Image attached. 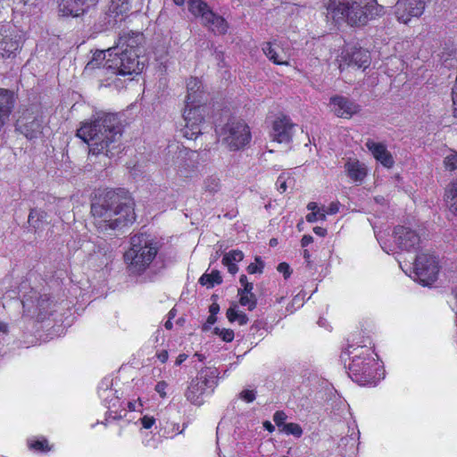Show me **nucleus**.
<instances>
[{
  "label": "nucleus",
  "instance_id": "obj_1",
  "mask_svg": "<svg viewBox=\"0 0 457 457\" xmlns=\"http://www.w3.org/2000/svg\"><path fill=\"white\" fill-rule=\"evenodd\" d=\"M135 202L123 189L106 190L95 197L91 213L99 232H107L131 224L136 220Z\"/></svg>",
  "mask_w": 457,
  "mask_h": 457
},
{
  "label": "nucleus",
  "instance_id": "obj_2",
  "mask_svg": "<svg viewBox=\"0 0 457 457\" xmlns=\"http://www.w3.org/2000/svg\"><path fill=\"white\" fill-rule=\"evenodd\" d=\"M145 66V57L139 56L138 50L128 44L126 37H120L119 44L105 52L96 53L92 60L86 65L85 72L96 71L98 78L112 76H131L139 74Z\"/></svg>",
  "mask_w": 457,
  "mask_h": 457
},
{
  "label": "nucleus",
  "instance_id": "obj_3",
  "mask_svg": "<svg viewBox=\"0 0 457 457\" xmlns=\"http://www.w3.org/2000/svg\"><path fill=\"white\" fill-rule=\"evenodd\" d=\"M77 136L88 145L89 154L112 158L120 151V121L114 113H101L91 122H85Z\"/></svg>",
  "mask_w": 457,
  "mask_h": 457
},
{
  "label": "nucleus",
  "instance_id": "obj_4",
  "mask_svg": "<svg viewBox=\"0 0 457 457\" xmlns=\"http://www.w3.org/2000/svg\"><path fill=\"white\" fill-rule=\"evenodd\" d=\"M326 16L335 22L345 21L351 26L364 25L370 19L383 14V6L376 0H328Z\"/></svg>",
  "mask_w": 457,
  "mask_h": 457
},
{
  "label": "nucleus",
  "instance_id": "obj_5",
  "mask_svg": "<svg viewBox=\"0 0 457 457\" xmlns=\"http://www.w3.org/2000/svg\"><path fill=\"white\" fill-rule=\"evenodd\" d=\"M130 245L124 253V260L130 274L141 275L155 259L159 244L150 235L141 233L131 237Z\"/></svg>",
  "mask_w": 457,
  "mask_h": 457
},
{
  "label": "nucleus",
  "instance_id": "obj_6",
  "mask_svg": "<svg viewBox=\"0 0 457 457\" xmlns=\"http://www.w3.org/2000/svg\"><path fill=\"white\" fill-rule=\"evenodd\" d=\"M222 143L230 151L245 148L251 141L249 126L242 120H229L222 128Z\"/></svg>",
  "mask_w": 457,
  "mask_h": 457
},
{
  "label": "nucleus",
  "instance_id": "obj_7",
  "mask_svg": "<svg viewBox=\"0 0 457 457\" xmlns=\"http://www.w3.org/2000/svg\"><path fill=\"white\" fill-rule=\"evenodd\" d=\"M378 362L370 355L355 356L349 365V374L356 383L365 386L376 384Z\"/></svg>",
  "mask_w": 457,
  "mask_h": 457
},
{
  "label": "nucleus",
  "instance_id": "obj_8",
  "mask_svg": "<svg viewBox=\"0 0 457 457\" xmlns=\"http://www.w3.org/2000/svg\"><path fill=\"white\" fill-rule=\"evenodd\" d=\"M438 271V261L435 256L420 253L415 258L414 272L421 285L428 286L434 283L437 278Z\"/></svg>",
  "mask_w": 457,
  "mask_h": 457
},
{
  "label": "nucleus",
  "instance_id": "obj_9",
  "mask_svg": "<svg viewBox=\"0 0 457 457\" xmlns=\"http://www.w3.org/2000/svg\"><path fill=\"white\" fill-rule=\"evenodd\" d=\"M207 112V107L204 104H194L187 106L184 111L185 129L184 136L188 139H196L202 135V125L204 121V116Z\"/></svg>",
  "mask_w": 457,
  "mask_h": 457
},
{
  "label": "nucleus",
  "instance_id": "obj_10",
  "mask_svg": "<svg viewBox=\"0 0 457 457\" xmlns=\"http://www.w3.org/2000/svg\"><path fill=\"white\" fill-rule=\"evenodd\" d=\"M337 62L341 71L347 68L366 69L370 63V55L369 51L356 46H346L342 51Z\"/></svg>",
  "mask_w": 457,
  "mask_h": 457
},
{
  "label": "nucleus",
  "instance_id": "obj_11",
  "mask_svg": "<svg viewBox=\"0 0 457 457\" xmlns=\"http://www.w3.org/2000/svg\"><path fill=\"white\" fill-rule=\"evenodd\" d=\"M42 123L43 120L37 110H26L18 119L16 129L28 139H33L41 134Z\"/></svg>",
  "mask_w": 457,
  "mask_h": 457
},
{
  "label": "nucleus",
  "instance_id": "obj_12",
  "mask_svg": "<svg viewBox=\"0 0 457 457\" xmlns=\"http://www.w3.org/2000/svg\"><path fill=\"white\" fill-rule=\"evenodd\" d=\"M98 0H57L58 12L62 17L77 18L96 5Z\"/></svg>",
  "mask_w": 457,
  "mask_h": 457
},
{
  "label": "nucleus",
  "instance_id": "obj_13",
  "mask_svg": "<svg viewBox=\"0 0 457 457\" xmlns=\"http://www.w3.org/2000/svg\"><path fill=\"white\" fill-rule=\"evenodd\" d=\"M425 5V0H398L395 13L399 21L407 23L412 17H420L424 12Z\"/></svg>",
  "mask_w": 457,
  "mask_h": 457
},
{
  "label": "nucleus",
  "instance_id": "obj_14",
  "mask_svg": "<svg viewBox=\"0 0 457 457\" xmlns=\"http://www.w3.org/2000/svg\"><path fill=\"white\" fill-rule=\"evenodd\" d=\"M394 236L398 247L405 251L416 249L420 242V235L415 230L404 226L396 227L394 230Z\"/></svg>",
  "mask_w": 457,
  "mask_h": 457
},
{
  "label": "nucleus",
  "instance_id": "obj_15",
  "mask_svg": "<svg viewBox=\"0 0 457 457\" xmlns=\"http://www.w3.org/2000/svg\"><path fill=\"white\" fill-rule=\"evenodd\" d=\"M330 104L334 113L340 118L349 119L360 112L361 107L353 101L341 96L331 97Z\"/></svg>",
  "mask_w": 457,
  "mask_h": 457
},
{
  "label": "nucleus",
  "instance_id": "obj_16",
  "mask_svg": "<svg viewBox=\"0 0 457 457\" xmlns=\"http://www.w3.org/2000/svg\"><path fill=\"white\" fill-rule=\"evenodd\" d=\"M272 137L278 143L289 142L293 136L294 124L290 119L283 116L273 122Z\"/></svg>",
  "mask_w": 457,
  "mask_h": 457
},
{
  "label": "nucleus",
  "instance_id": "obj_17",
  "mask_svg": "<svg viewBox=\"0 0 457 457\" xmlns=\"http://www.w3.org/2000/svg\"><path fill=\"white\" fill-rule=\"evenodd\" d=\"M365 145L372 153L375 159L378 161L383 166L391 168L394 165V158L392 154L387 151L384 144L368 140Z\"/></svg>",
  "mask_w": 457,
  "mask_h": 457
},
{
  "label": "nucleus",
  "instance_id": "obj_18",
  "mask_svg": "<svg viewBox=\"0 0 457 457\" xmlns=\"http://www.w3.org/2000/svg\"><path fill=\"white\" fill-rule=\"evenodd\" d=\"M131 8V0H111L108 6L106 15L109 17L108 23H115L123 20V16L127 14Z\"/></svg>",
  "mask_w": 457,
  "mask_h": 457
},
{
  "label": "nucleus",
  "instance_id": "obj_19",
  "mask_svg": "<svg viewBox=\"0 0 457 457\" xmlns=\"http://www.w3.org/2000/svg\"><path fill=\"white\" fill-rule=\"evenodd\" d=\"M202 82L197 78H190L187 82V95L186 96V105L202 104L204 100V91L202 90Z\"/></svg>",
  "mask_w": 457,
  "mask_h": 457
},
{
  "label": "nucleus",
  "instance_id": "obj_20",
  "mask_svg": "<svg viewBox=\"0 0 457 457\" xmlns=\"http://www.w3.org/2000/svg\"><path fill=\"white\" fill-rule=\"evenodd\" d=\"M202 386L198 380L193 379L187 388L185 396L192 404L200 406L204 403V395L208 392Z\"/></svg>",
  "mask_w": 457,
  "mask_h": 457
},
{
  "label": "nucleus",
  "instance_id": "obj_21",
  "mask_svg": "<svg viewBox=\"0 0 457 457\" xmlns=\"http://www.w3.org/2000/svg\"><path fill=\"white\" fill-rule=\"evenodd\" d=\"M207 18L201 22L204 26L208 27L216 34H225L228 30V23L221 16L214 13L212 11L206 14Z\"/></svg>",
  "mask_w": 457,
  "mask_h": 457
},
{
  "label": "nucleus",
  "instance_id": "obj_22",
  "mask_svg": "<svg viewBox=\"0 0 457 457\" xmlns=\"http://www.w3.org/2000/svg\"><path fill=\"white\" fill-rule=\"evenodd\" d=\"M262 51L265 55L272 61L275 64L278 65H288V60L286 54L280 49L278 46L266 43Z\"/></svg>",
  "mask_w": 457,
  "mask_h": 457
},
{
  "label": "nucleus",
  "instance_id": "obj_23",
  "mask_svg": "<svg viewBox=\"0 0 457 457\" xmlns=\"http://www.w3.org/2000/svg\"><path fill=\"white\" fill-rule=\"evenodd\" d=\"M19 48V42L0 31V58H8Z\"/></svg>",
  "mask_w": 457,
  "mask_h": 457
},
{
  "label": "nucleus",
  "instance_id": "obj_24",
  "mask_svg": "<svg viewBox=\"0 0 457 457\" xmlns=\"http://www.w3.org/2000/svg\"><path fill=\"white\" fill-rule=\"evenodd\" d=\"M345 170L348 177L354 181H362L367 175L364 164L359 161H348L345 164Z\"/></svg>",
  "mask_w": 457,
  "mask_h": 457
},
{
  "label": "nucleus",
  "instance_id": "obj_25",
  "mask_svg": "<svg viewBox=\"0 0 457 457\" xmlns=\"http://www.w3.org/2000/svg\"><path fill=\"white\" fill-rule=\"evenodd\" d=\"M218 375L219 372L216 369H206L201 371L200 376L195 380H198V383L202 384L206 391L210 389V392H212L217 386Z\"/></svg>",
  "mask_w": 457,
  "mask_h": 457
},
{
  "label": "nucleus",
  "instance_id": "obj_26",
  "mask_svg": "<svg viewBox=\"0 0 457 457\" xmlns=\"http://www.w3.org/2000/svg\"><path fill=\"white\" fill-rule=\"evenodd\" d=\"M187 5L189 12L196 18H201V21L207 18V13L212 12L204 0H188Z\"/></svg>",
  "mask_w": 457,
  "mask_h": 457
},
{
  "label": "nucleus",
  "instance_id": "obj_27",
  "mask_svg": "<svg viewBox=\"0 0 457 457\" xmlns=\"http://www.w3.org/2000/svg\"><path fill=\"white\" fill-rule=\"evenodd\" d=\"M46 300H40L37 297V294L36 292L33 293V295L29 297H24L22 300V307H23V313L26 315H29L32 312V308L35 307V309H41L45 308V303ZM35 312H33L34 313Z\"/></svg>",
  "mask_w": 457,
  "mask_h": 457
},
{
  "label": "nucleus",
  "instance_id": "obj_28",
  "mask_svg": "<svg viewBox=\"0 0 457 457\" xmlns=\"http://www.w3.org/2000/svg\"><path fill=\"white\" fill-rule=\"evenodd\" d=\"M28 222L35 230L46 223V212L40 209H32L29 214Z\"/></svg>",
  "mask_w": 457,
  "mask_h": 457
},
{
  "label": "nucleus",
  "instance_id": "obj_29",
  "mask_svg": "<svg viewBox=\"0 0 457 457\" xmlns=\"http://www.w3.org/2000/svg\"><path fill=\"white\" fill-rule=\"evenodd\" d=\"M199 283L202 286H206L208 288H212L214 285H220L222 283V278L219 270H212L210 274L204 273L199 278Z\"/></svg>",
  "mask_w": 457,
  "mask_h": 457
},
{
  "label": "nucleus",
  "instance_id": "obj_30",
  "mask_svg": "<svg viewBox=\"0 0 457 457\" xmlns=\"http://www.w3.org/2000/svg\"><path fill=\"white\" fill-rule=\"evenodd\" d=\"M203 188L204 192L209 193L211 195L218 193L221 188L220 179L216 175L208 176L204 180Z\"/></svg>",
  "mask_w": 457,
  "mask_h": 457
},
{
  "label": "nucleus",
  "instance_id": "obj_31",
  "mask_svg": "<svg viewBox=\"0 0 457 457\" xmlns=\"http://www.w3.org/2000/svg\"><path fill=\"white\" fill-rule=\"evenodd\" d=\"M445 197L450 210L457 214V180L448 186L445 191Z\"/></svg>",
  "mask_w": 457,
  "mask_h": 457
},
{
  "label": "nucleus",
  "instance_id": "obj_32",
  "mask_svg": "<svg viewBox=\"0 0 457 457\" xmlns=\"http://www.w3.org/2000/svg\"><path fill=\"white\" fill-rule=\"evenodd\" d=\"M226 314L230 322L237 321L239 325H245L248 321L246 314L237 311L236 306L228 308Z\"/></svg>",
  "mask_w": 457,
  "mask_h": 457
},
{
  "label": "nucleus",
  "instance_id": "obj_33",
  "mask_svg": "<svg viewBox=\"0 0 457 457\" xmlns=\"http://www.w3.org/2000/svg\"><path fill=\"white\" fill-rule=\"evenodd\" d=\"M239 296V303L242 306L247 307L249 311H253L256 307L257 298L254 294Z\"/></svg>",
  "mask_w": 457,
  "mask_h": 457
},
{
  "label": "nucleus",
  "instance_id": "obj_34",
  "mask_svg": "<svg viewBox=\"0 0 457 457\" xmlns=\"http://www.w3.org/2000/svg\"><path fill=\"white\" fill-rule=\"evenodd\" d=\"M281 431L287 435H293L296 437H300L303 434V429L300 425L296 423H287L281 428Z\"/></svg>",
  "mask_w": 457,
  "mask_h": 457
},
{
  "label": "nucleus",
  "instance_id": "obj_35",
  "mask_svg": "<svg viewBox=\"0 0 457 457\" xmlns=\"http://www.w3.org/2000/svg\"><path fill=\"white\" fill-rule=\"evenodd\" d=\"M244 253L239 250H232L224 254L222 258V262H239L243 260Z\"/></svg>",
  "mask_w": 457,
  "mask_h": 457
},
{
  "label": "nucleus",
  "instance_id": "obj_36",
  "mask_svg": "<svg viewBox=\"0 0 457 457\" xmlns=\"http://www.w3.org/2000/svg\"><path fill=\"white\" fill-rule=\"evenodd\" d=\"M213 333L219 336L224 342L229 343L234 339V331L229 328H214Z\"/></svg>",
  "mask_w": 457,
  "mask_h": 457
},
{
  "label": "nucleus",
  "instance_id": "obj_37",
  "mask_svg": "<svg viewBox=\"0 0 457 457\" xmlns=\"http://www.w3.org/2000/svg\"><path fill=\"white\" fill-rule=\"evenodd\" d=\"M445 167L449 170L457 169V153L453 152L448 154L444 160Z\"/></svg>",
  "mask_w": 457,
  "mask_h": 457
},
{
  "label": "nucleus",
  "instance_id": "obj_38",
  "mask_svg": "<svg viewBox=\"0 0 457 457\" xmlns=\"http://www.w3.org/2000/svg\"><path fill=\"white\" fill-rule=\"evenodd\" d=\"M294 181V179L291 178V177H286L284 174H281L278 179H277V187H278V189L281 192V193H284L286 192L287 188V184H291V182Z\"/></svg>",
  "mask_w": 457,
  "mask_h": 457
},
{
  "label": "nucleus",
  "instance_id": "obj_39",
  "mask_svg": "<svg viewBox=\"0 0 457 457\" xmlns=\"http://www.w3.org/2000/svg\"><path fill=\"white\" fill-rule=\"evenodd\" d=\"M29 447L35 451L46 452L50 450L47 440H37L29 444Z\"/></svg>",
  "mask_w": 457,
  "mask_h": 457
},
{
  "label": "nucleus",
  "instance_id": "obj_40",
  "mask_svg": "<svg viewBox=\"0 0 457 457\" xmlns=\"http://www.w3.org/2000/svg\"><path fill=\"white\" fill-rule=\"evenodd\" d=\"M255 261H256V262H259L261 264V266H258L256 263H250L247 266V269H246L247 272L250 273V274L262 273V272L263 263H262V262L261 260V257H256Z\"/></svg>",
  "mask_w": 457,
  "mask_h": 457
},
{
  "label": "nucleus",
  "instance_id": "obj_41",
  "mask_svg": "<svg viewBox=\"0 0 457 457\" xmlns=\"http://www.w3.org/2000/svg\"><path fill=\"white\" fill-rule=\"evenodd\" d=\"M287 417L286 413L282 411H278L273 415L274 422L276 423V425L278 428H281L284 427V424H286L285 420H287Z\"/></svg>",
  "mask_w": 457,
  "mask_h": 457
},
{
  "label": "nucleus",
  "instance_id": "obj_42",
  "mask_svg": "<svg viewBox=\"0 0 457 457\" xmlns=\"http://www.w3.org/2000/svg\"><path fill=\"white\" fill-rule=\"evenodd\" d=\"M256 394L253 390L245 389L240 393V398L246 403H252L255 400Z\"/></svg>",
  "mask_w": 457,
  "mask_h": 457
},
{
  "label": "nucleus",
  "instance_id": "obj_43",
  "mask_svg": "<svg viewBox=\"0 0 457 457\" xmlns=\"http://www.w3.org/2000/svg\"><path fill=\"white\" fill-rule=\"evenodd\" d=\"M278 271L282 273L284 275L285 278H289L291 275V269L290 266L287 262H281L278 265L277 268Z\"/></svg>",
  "mask_w": 457,
  "mask_h": 457
},
{
  "label": "nucleus",
  "instance_id": "obj_44",
  "mask_svg": "<svg viewBox=\"0 0 457 457\" xmlns=\"http://www.w3.org/2000/svg\"><path fill=\"white\" fill-rule=\"evenodd\" d=\"M167 386L168 385L165 381H160L155 386L156 392L159 393L160 396L162 398L166 396L165 389Z\"/></svg>",
  "mask_w": 457,
  "mask_h": 457
},
{
  "label": "nucleus",
  "instance_id": "obj_45",
  "mask_svg": "<svg viewBox=\"0 0 457 457\" xmlns=\"http://www.w3.org/2000/svg\"><path fill=\"white\" fill-rule=\"evenodd\" d=\"M253 283L246 284L243 287V288L238 289V295H251L253 293Z\"/></svg>",
  "mask_w": 457,
  "mask_h": 457
},
{
  "label": "nucleus",
  "instance_id": "obj_46",
  "mask_svg": "<svg viewBox=\"0 0 457 457\" xmlns=\"http://www.w3.org/2000/svg\"><path fill=\"white\" fill-rule=\"evenodd\" d=\"M155 420L153 417L145 416L141 419L143 428L148 429L154 424Z\"/></svg>",
  "mask_w": 457,
  "mask_h": 457
},
{
  "label": "nucleus",
  "instance_id": "obj_47",
  "mask_svg": "<svg viewBox=\"0 0 457 457\" xmlns=\"http://www.w3.org/2000/svg\"><path fill=\"white\" fill-rule=\"evenodd\" d=\"M325 211H326V213L331 214V215L337 213L339 211V203L333 202V203L329 204V205L328 206V208Z\"/></svg>",
  "mask_w": 457,
  "mask_h": 457
},
{
  "label": "nucleus",
  "instance_id": "obj_48",
  "mask_svg": "<svg viewBox=\"0 0 457 457\" xmlns=\"http://www.w3.org/2000/svg\"><path fill=\"white\" fill-rule=\"evenodd\" d=\"M225 266H227L228 270L232 275H235L238 271V267L234 262H222Z\"/></svg>",
  "mask_w": 457,
  "mask_h": 457
},
{
  "label": "nucleus",
  "instance_id": "obj_49",
  "mask_svg": "<svg viewBox=\"0 0 457 457\" xmlns=\"http://www.w3.org/2000/svg\"><path fill=\"white\" fill-rule=\"evenodd\" d=\"M313 242V237L311 235H304L301 240V245L305 247Z\"/></svg>",
  "mask_w": 457,
  "mask_h": 457
},
{
  "label": "nucleus",
  "instance_id": "obj_50",
  "mask_svg": "<svg viewBox=\"0 0 457 457\" xmlns=\"http://www.w3.org/2000/svg\"><path fill=\"white\" fill-rule=\"evenodd\" d=\"M320 212V209L316 212H312L306 215V220L308 222H315L318 220V213Z\"/></svg>",
  "mask_w": 457,
  "mask_h": 457
},
{
  "label": "nucleus",
  "instance_id": "obj_51",
  "mask_svg": "<svg viewBox=\"0 0 457 457\" xmlns=\"http://www.w3.org/2000/svg\"><path fill=\"white\" fill-rule=\"evenodd\" d=\"M156 355H157V358L160 360V361L162 363L166 362L169 358V353L166 350L161 351Z\"/></svg>",
  "mask_w": 457,
  "mask_h": 457
},
{
  "label": "nucleus",
  "instance_id": "obj_52",
  "mask_svg": "<svg viewBox=\"0 0 457 457\" xmlns=\"http://www.w3.org/2000/svg\"><path fill=\"white\" fill-rule=\"evenodd\" d=\"M313 232L320 237H325L327 235V229L321 227L313 228Z\"/></svg>",
  "mask_w": 457,
  "mask_h": 457
},
{
  "label": "nucleus",
  "instance_id": "obj_53",
  "mask_svg": "<svg viewBox=\"0 0 457 457\" xmlns=\"http://www.w3.org/2000/svg\"><path fill=\"white\" fill-rule=\"evenodd\" d=\"M220 311V306L218 303H213L210 305L209 312L210 314L216 315Z\"/></svg>",
  "mask_w": 457,
  "mask_h": 457
},
{
  "label": "nucleus",
  "instance_id": "obj_54",
  "mask_svg": "<svg viewBox=\"0 0 457 457\" xmlns=\"http://www.w3.org/2000/svg\"><path fill=\"white\" fill-rule=\"evenodd\" d=\"M187 354H185V353H180V354L178 356V358H177V360H176L175 364H176V365H178V366H179V365H180V364H182V363L187 360Z\"/></svg>",
  "mask_w": 457,
  "mask_h": 457
},
{
  "label": "nucleus",
  "instance_id": "obj_55",
  "mask_svg": "<svg viewBox=\"0 0 457 457\" xmlns=\"http://www.w3.org/2000/svg\"><path fill=\"white\" fill-rule=\"evenodd\" d=\"M263 427L269 431V432H273L275 430V427L270 422V421H265L263 422Z\"/></svg>",
  "mask_w": 457,
  "mask_h": 457
},
{
  "label": "nucleus",
  "instance_id": "obj_56",
  "mask_svg": "<svg viewBox=\"0 0 457 457\" xmlns=\"http://www.w3.org/2000/svg\"><path fill=\"white\" fill-rule=\"evenodd\" d=\"M307 209L312 211V212H316V210L318 211V205L316 203L314 202H310L308 204H307Z\"/></svg>",
  "mask_w": 457,
  "mask_h": 457
},
{
  "label": "nucleus",
  "instance_id": "obj_57",
  "mask_svg": "<svg viewBox=\"0 0 457 457\" xmlns=\"http://www.w3.org/2000/svg\"><path fill=\"white\" fill-rule=\"evenodd\" d=\"M326 211L324 209V207H322L321 209H320V212L318 213V220H326Z\"/></svg>",
  "mask_w": 457,
  "mask_h": 457
},
{
  "label": "nucleus",
  "instance_id": "obj_58",
  "mask_svg": "<svg viewBox=\"0 0 457 457\" xmlns=\"http://www.w3.org/2000/svg\"><path fill=\"white\" fill-rule=\"evenodd\" d=\"M239 282L242 285V287H244L245 285L250 283V282H248L247 277L245 275H241L240 276Z\"/></svg>",
  "mask_w": 457,
  "mask_h": 457
},
{
  "label": "nucleus",
  "instance_id": "obj_59",
  "mask_svg": "<svg viewBox=\"0 0 457 457\" xmlns=\"http://www.w3.org/2000/svg\"><path fill=\"white\" fill-rule=\"evenodd\" d=\"M216 320H217L216 315L210 314V316L208 317L206 321L209 324L213 325L216 322Z\"/></svg>",
  "mask_w": 457,
  "mask_h": 457
},
{
  "label": "nucleus",
  "instance_id": "obj_60",
  "mask_svg": "<svg viewBox=\"0 0 457 457\" xmlns=\"http://www.w3.org/2000/svg\"><path fill=\"white\" fill-rule=\"evenodd\" d=\"M0 331L3 333H6L8 331V326L5 323H0Z\"/></svg>",
  "mask_w": 457,
  "mask_h": 457
},
{
  "label": "nucleus",
  "instance_id": "obj_61",
  "mask_svg": "<svg viewBox=\"0 0 457 457\" xmlns=\"http://www.w3.org/2000/svg\"><path fill=\"white\" fill-rule=\"evenodd\" d=\"M164 327L165 328L167 329H171L173 325H172V322H171V320H168L165 323H164Z\"/></svg>",
  "mask_w": 457,
  "mask_h": 457
},
{
  "label": "nucleus",
  "instance_id": "obj_62",
  "mask_svg": "<svg viewBox=\"0 0 457 457\" xmlns=\"http://www.w3.org/2000/svg\"><path fill=\"white\" fill-rule=\"evenodd\" d=\"M169 319L170 320H172L175 316H176V310L175 309H171L170 312H169Z\"/></svg>",
  "mask_w": 457,
  "mask_h": 457
},
{
  "label": "nucleus",
  "instance_id": "obj_63",
  "mask_svg": "<svg viewBox=\"0 0 457 457\" xmlns=\"http://www.w3.org/2000/svg\"><path fill=\"white\" fill-rule=\"evenodd\" d=\"M212 324H209L207 321L203 325V331H208L211 328Z\"/></svg>",
  "mask_w": 457,
  "mask_h": 457
},
{
  "label": "nucleus",
  "instance_id": "obj_64",
  "mask_svg": "<svg viewBox=\"0 0 457 457\" xmlns=\"http://www.w3.org/2000/svg\"><path fill=\"white\" fill-rule=\"evenodd\" d=\"M129 411H137L136 403H129Z\"/></svg>",
  "mask_w": 457,
  "mask_h": 457
}]
</instances>
